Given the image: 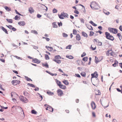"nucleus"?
Listing matches in <instances>:
<instances>
[{
	"label": "nucleus",
	"mask_w": 122,
	"mask_h": 122,
	"mask_svg": "<svg viewBox=\"0 0 122 122\" xmlns=\"http://www.w3.org/2000/svg\"><path fill=\"white\" fill-rule=\"evenodd\" d=\"M91 105L92 109L94 110L96 108V106L95 103L94 102H91Z\"/></svg>",
	"instance_id": "obj_11"
},
{
	"label": "nucleus",
	"mask_w": 122,
	"mask_h": 122,
	"mask_svg": "<svg viewBox=\"0 0 122 122\" xmlns=\"http://www.w3.org/2000/svg\"><path fill=\"white\" fill-rule=\"evenodd\" d=\"M20 100L22 102H27V99L24 97L21 96L20 97Z\"/></svg>",
	"instance_id": "obj_9"
},
{
	"label": "nucleus",
	"mask_w": 122,
	"mask_h": 122,
	"mask_svg": "<svg viewBox=\"0 0 122 122\" xmlns=\"http://www.w3.org/2000/svg\"><path fill=\"white\" fill-rule=\"evenodd\" d=\"M20 17L18 15H16L14 18L15 20H19L20 19Z\"/></svg>",
	"instance_id": "obj_27"
},
{
	"label": "nucleus",
	"mask_w": 122,
	"mask_h": 122,
	"mask_svg": "<svg viewBox=\"0 0 122 122\" xmlns=\"http://www.w3.org/2000/svg\"><path fill=\"white\" fill-rule=\"evenodd\" d=\"M97 43L99 46H101L102 45V43L100 41H98Z\"/></svg>",
	"instance_id": "obj_43"
},
{
	"label": "nucleus",
	"mask_w": 122,
	"mask_h": 122,
	"mask_svg": "<svg viewBox=\"0 0 122 122\" xmlns=\"http://www.w3.org/2000/svg\"><path fill=\"white\" fill-rule=\"evenodd\" d=\"M82 35L84 37H87L88 36L87 34L86 33L84 32H81Z\"/></svg>",
	"instance_id": "obj_23"
},
{
	"label": "nucleus",
	"mask_w": 122,
	"mask_h": 122,
	"mask_svg": "<svg viewBox=\"0 0 122 122\" xmlns=\"http://www.w3.org/2000/svg\"><path fill=\"white\" fill-rule=\"evenodd\" d=\"M59 86L60 88L63 89H65L66 88V86L62 84L60 86Z\"/></svg>",
	"instance_id": "obj_21"
},
{
	"label": "nucleus",
	"mask_w": 122,
	"mask_h": 122,
	"mask_svg": "<svg viewBox=\"0 0 122 122\" xmlns=\"http://www.w3.org/2000/svg\"><path fill=\"white\" fill-rule=\"evenodd\" d=\"M42 66L43 67H45L46 68H49V66L47 63H42Z\"/></svg>",
	"instance_id": "obj_25"
},
{
	"label": "nucleus",
	"mask_w": 122,
	"mask_h": 122,
	"mask_svg": "<svg viewBox=\"0 0 122 122\" xmlns=\"http://www.w3.org/2000/svg\"><path fill=\"white\" fill-rule=\"evenodd\" d=\"M6 26L9 29H11L13 26L12 25H6Z\"/></svg>",
	"instance_id": "obj_44"
},
{
	"label": "nucleus",
	"mask_w": 122,
	"mask_h": 122,
	"mask_svg": "<svg viewBox=\"0 0 122 122\" xmlns=\"http://www.w3.org/2000/svg\"><path fill=\"white\" fill-rule=\"evenodd\" d=\"M106 38L107 39L112 41H113L114 38L113 37L110 35V33L107 32H106L105 33Z\"/></svg>",
	"instance_id": "obj_3"
},
{
	"label": "nucleus",
	"mask_w": 122,
	"mask_h": 122,
	"mask_svg": "<svg viewBox=\"0 0 122 122\" xmlns=\"http://www.w3.org/2000/svg\"><path fill=\"white\" fill-rule=\"evenodd\" d=\"M63 36L64 37H67L68 35L67 34L65 33H63L62 34Z\"/></svg>",
	"instance_id": "obj_41"
},
{
	"label": "nucleus",
	"mask_w": 122,
	"mask_h": 122,
	"mask_svg": "<svg viewBox=\"0 0 122 122\" xmlns=\"http://www.w3.org/2000/svg\"><path fill=\"white\" fill-rule=\"evenodd\" d=\"M58 71L60 72H61L62 73H64V72L63 71L60 69H58Z\"/></svg>",
	"instance_id": "obj_61"
},
{
	"label": "nucleus",
	"mask_w": 122,
	"mask_h": 122,
	"mask_svg": "<svg viewBox=\"0 0 122 122\" xmlns=\"http://www.w3.org/2000/svg\"><path fill=\"white\" fill-rule=\"evenodd\" d=\"M98 40L97 39H94V42H96V43H97L98 42Z\"/></svg>",
	"instance_id": "obj_57"
},
{
	"label": "nucleus",
	"mask_w": 122,
	"mask_h": 122,
	"mask_svg": "<svg viewBox=\"0 0 122 122\" xmlns=\"http://www.w3.org/2000/svg\"><path fill=\"white\" fill-rule=\"evenodd\" d=\"M56 81L57 84V85L58 86H60L61 85V82L60 81H58V80H56Z\"/></svg>",
	"instance_id": "obj_28"
},
{
	"label": "nucleus",
	"mask_w": 122,
	"mask_h": 122,
	"mask_svg": "<svg viewBox=\"0 0 122 122\" xmlns=\"http://www.w3.org/2000/svg\"><path fill=\"white\" fill-rule=\"evenodd\" d=\"M96 94L97 95H100L101 94V92L100 91L98 90V91H96Z\"/></svg>",
	"instance_id": "obj_39"
},
{
	"label": "nucleus",
	"mask_w": 122,
	"mask_h": 122,
	"mask_svg": "<svg viewBox=\"0 0 122 122\" xmlns=\"http://www.w3.org/2000/svg\"><path fill=\"white\" fill-rule=\"evenodd\" d=\"M66 57L69 59H73V57L71 56H66Z\"/></svg>",
	"instance_id": "obj_34"
},
{
	"label": "nucleus",
	"mask_w": 122,
	"mask_h": 122,
	"mask_svg": "<svg viewBox=\"0 0 122 122\" xmlns=\"http://www.w3.org/2000/svg\"><path fill=\"white\" fill-rule=\"evenodd\" d=\"M53 27V28H57L58 27V25L55 22H54L52 24Z\"/></svg>",
	"instance_id": "obj_24"
},
{
	"label": "nucleus",
	"mask_w": 122,
	"mask_h": 122,
	"mask_svg": "<svg viewBox=\"0 0 122 122\" xmlns=\"http://www.w3.org/2000/svg\"><path fill=\"white\" fill-rule=\"evenodd\" d=\"M11 30H12L13 31H16V29L13 27H12Z\"/></svg>",
	"instance_id": "obj_53"
},
{
	"label": "nucleus",
	"mask_w": 122,
	"mask_h": 122,
	"mask_svg": "<svg viewBox=\"0 0 122 122\" xmlns=\"http://www.w3.org/2000/svg\"><path fill=\"white\" fill-rule=\"evenodd\" d=\"M25 77L27 81H32V80L30 78L28 77L27 76H25Z\"/></svg>",
	"instance_id": "obj_32"
},
{
	"label": "nucleus",
	"mask_w": 122,
	"mask_h": 122,
	"mask_svg": "<svg viewBox=\"0 0 122 122\" xmlns=\"http://www.w3.org/2000/svg\"><path fill=\"white\" fill-rule=\"evenodd\" d=\"M1 28L5 32V33L6 34H8V32L7 30L5 28H4L3 27H1Z\"/></svg>",
	"instance_id": "obj_19"
},
{
	"label": "nucleus",
	"mask_w": 122,
	"mask_h": 122,
	"mask_svg": "<svg viewBox=\"0 0 122 122\" xmlns=\"http://www.w3.org/2000/svg\"><path fill=\"white\" fill-rule=\"evenodd\" d=\"M5 9L7 11H11V9L10 8H9L7 6H5L4 7Z\"/></svg>",
	"instance_id": "obj_26"
},
{
	"label": "nucleus",
	"mask_w": 122,
	"mask_h": 122,
	"mask_svg": "<svg viewBox=\"0 0 122 122\" xmlns=\"http://www.w3.org/2000/svg\"><path fill=\"white\" fill-rule=\"evenodd\" d=\"M94 34V33L92 31H91L90 32V33L89 34L90 36H93Z\"/></svg>",
	"instance_id": "obj_45"
},
{
	"label": "nucleus",
	"mask_w": 122,
	"mask_h": 122,
	"mask_svg": "<svg viewBox=\"0 0 122 122\" xmlns=\"http://www.w3.org/2000/svg\"><path fill=\"white\" fill-rule=\"evenodd\" d=\"M90 48L93 50H95L96 49V47L95 45L93 44L91 45Z\"/></svg>",
	"instance_id": "obj_18"
},
{
	"label": "nucleus",
	"mask_w": 122,
	"mask_h": 122,
	"mask_svg": "<svg viewBox=\"0 0 122 122\" xmlns=\"http://www.w3.org/2000/svg\"><path fill=\"white\" fill-rule=\"evenodd\" d=\"M41 16V15L39 14H38L37 15V17L38 18H40Z\"/></svg>",
	"instance_id": "obj_55"
},
{
	"label": "nucleus",
	"mask_w": 122,
	"mask_h": 122,
	"mask_svg": "<svg viewBox=\"0 0 122 122\" xmlns=\"http://www.w3.org/2000/svg\"><path fill=\"white\" fill-rule=\"evenodd\" d=\"M0 60L3 62H5V60L4 59H0Z\"/></svg>",
	"instance_id": "obj_56"
},
{
	"label": "nucleus",
	"mask_w": 122,
	"mask_h": 122,
	"mask_svg": "<svg viewBox=\"0 0 122 122\" xmlns=\"http://www.w3.org/2000/svg\"><path fill=\"white\" fill-rule=\"evenodd\" d=\"M73 34L74 35H76L77 33L76 30L75 29L73 30Z\"/></svg>",
	"instance_id": "obj_38"
},
{
	"label": "nucleus",
	"mask_w": 122,
	"mask_h": 122,
	"mask_svg": "<svg viewBox=\"0 0 122 122\" xmlns=\"http://www.w3.org/2000/svg\"><path fill=\"white\" fill-rule=\"evenodd\" d=\"M58 24L59 27H60V26H61L62 25V23L61 22H58Z\"/></svg>",
	"instance_id": "obj_47"
},
{
	"label": "nucleus",
	"mask_w": 122,
	"mask_h": 122,
	"mask_svg": "<svg viewBox=\"0 0 122 122\" xmlns=\"http://www.w3.org/2000/svg\"><path fill=\"white\" fill-rule=\"evenodd\" d=\"M88 57H84L83 58L82 60L84 61H87L88 60Z\"/></svg>",
	"instance_id": "obj_37"
},
{
	"label": "nucleus",
	"mask_w": 122,
	"mask_h": 122,
	"mask_svg": "<svg viewBox=\"0 0 122 122\" xmlns=\"http://www.w3.org/2000/svg\"><path fill=\"white\" fill-rule=\"evenodd\" d=\"M44 106L46 107V110H48L52 112L54 110L53 108L51 107L46 104Z\"/></svg>",
	"instance_id": "obj_6"
},
{
	"label": "nucleus",
	"mask_w": 122,
	"mask_h": 122,
	"mask_svg": "<svg viewBox=\"0 0 122 122\" xmlns=\"http://www.w3.org/2000/svg\"><path fill=\"white\" fill-rule=\"evenodd\" d=\"M32 61L34 63L37 64H39L41 62V61L39 60H38L36 58L33 59Z\"/></svg>",
	"instance_id": "obj_12"
},
{
	"label": "nucleus",
	"mask_w": 122,
	"mask_h": 122,
	"mask_svg": "<svg viewBox=\"0 0 122 122\" xmlns=\"http://www.w3.org/2000/svg\"><path fill=\"white\" fill-rule=\"evenodd\" d=\"M28 11L31 14L34 11V10L32 7H30L29 8Z\"/></svg>",
	"instance_id": "obj_16"
},
{
	"label": "nucleus",
	"mask_w": 122,
	"mask_h": 122,
	"mask_svg": "<svg viewBox=\"0 0 122 122\" xmlns=\"http://www.w3.org/2000/svg\"><path fill=\"white\" fill-rule=\"evenodd\" d=\"M91 8L93 10H97L99 9V7L98 4L95 2H92L90 5Z\"/></svg>",
	"instance_id": "obj_1"
},
{
	"label": "nucleus",
	"mask_w": 122,
	"mask_h": 122,
	"mask_svg": "<svg viewBox=\"0 0 122 122\" xmlns=\"http://www.w3.org/2000/svg\"><path fill=\"white\" fill-rule=\"evenodd\" d=\"M68 15L66 13H61L60 15H59V18L61 19H63L65 18H68Z\"/></svg>",
	"instance_id": "obj_4"
},
{
	"label": "nucleus",
	"mask_w": 122,
	"mask_h": 122,
	"mask_svg": "<svg viewBox=\"0 0 122 122\" xmlns=\"http://www.w3.org/2000/svg\"><path fill=\"white\" fill-rule=\"evenodd\" d=\"M80 61L79 60H77L76 61V62H77V63L78 64V65H79V62Z\"/></svg>",
	"instance_id": "obj_62"
},
{
	"label": "nucleus",
	"mask_w": 122,
	"mask_h": 122,
	"mask_svg": "<svg viewBox=\"0 0 122 122\" xmlns=\"http://www.w3.org/2000/svg\"><path fill=\"white\" fill-rule=\"evenodd\" d=\"M6 20L8 23H12L13 22V20L11 19H6Z\"/></svg>",
	"instance_id": "obj_31"
},
{
	"label": "nucleus",
	"mask_w": 122,
	"mask_h": 122,
	"mask_svg": "<svg viewBox=\"0 0 122 122\" xmlns=\"http://www.w3.org/2000/svg\"><path fill=\"white\" fill-rule=\"evenodd\" d=\"M112 122H117V121L115 119H114L113 120Z\"/></svg>",
	"instance_id": "obj_64"
},
{
	"label": "nucleus",
	"mask_w": 122,
	"mask_h": 122,
	"mask_svg": "<svg viewBox=\"0 0 122 122\" xmlns=\"http://www.w3.org/2000/svg\"><path fill=\"white\" fill-rule=\"evenodd\" d=\"M11 94L12 98H16L18 96L17 94L15 92H12L11 93Z\"/></svg>",
	"instance_id": "obj_10"
},
{
	"label": "nucleus",
	"mask_w": 122,
	"mask_h": 122,
	"mask_svg": "<svg viewBox=\"0 0 122 122\" xmlns=\"http://www.w3.org/2000/svg\"><path fill=\"white\" fill-rule=\"evenodd\" d=\"M46 48L50 51H51L53 50V48L52 47H50L48 46H46Z\"/></svg>",
	"instance_id": "obj_22"
},
{
	"label": "nucleus",
	"mask_w": 122,
	"mask_h": 122,
	"mask_svg": "<svg viewBox=\"0 0 122 122\" xmlns=\"http://www.w3.org/2000/svg\"><path fill=\"white\" fill-rule=\"evenodd\" d=\"M57 93L58 95L60 96H61L63 94V92L62 91L61 89H58L57 91Z\"/></svg>",
	"instance_id": "obj_13"
},
{
	"label": "nucleus",
	"mask_w": 122,
	"mask_h": 122,
	"mask_svg": "<svg viewBox=\"0 0 122 122\" xmlns=\"http://www.w3.org/2000/svg\"><path fill=\"white\" fill-rule=\"evenodd\" d=\"M95 61L96 63H97L98 62L101 61L102 59V57H99L98 59L97 57L96 56H95Z\"/></svg>",
	"instance_id": "obj_7"
},
{
	"label": "nucleus",
	"mask_w": 122,
	"mask_h": 122,
	"mask_svg": "<svg viewBox=\"0 0 122 122\" xmlns=\"http://www.w3.org/2000/svg\"><path fill=\"white\" fill-rule=\"evenodd\" d=\"M31 113L33 114H37V112L35 110H33L31 111Z\"/></svg>",
	"instance_id": "obj_35"
},
{
	"label": "nucleus",
	"mask_w": 122,
	"mask_h": 122,
	"mask_svg": "<svg viewBox=\"0 0 122 122\" xmlns=\"http://www.w3.org/2000/svg\"><path fill=\"white\" fill-rule=\"evenodd\" d=\"M74 13L77 14H79V12L78 11L76 10H75L74 11Z\"/></svg>",
	"instance_id": "obj_49"
},
{
	"label": "nucleus",
	"mask_w": 122,
	"mask_h": 122,
	"mask_svg": "<svg viewBox=\"0 0 122 122\" xmlns=\"http://www.w3.org/2000/svg\"><path fill=\"white\" fill-rule=\"evenodd\" d=\"M76 40L77 41H79L81 39V37L79 34H76Z\"/></svg>",
	"instance_id": "obj_17"
},
{
	"label": "nucleus",
	"mask_w": 122,
	"mask_h": 122,
	"mask_svg": "<svg viewBox=\"0 0 122 122\" xmlns=\"http://www.w3.org/2000/svg\"><path fill=\"white\" fill-rule=\"evenodd\" d=\"M13 72L15 73L16 74H18V71H15V70H13Z\"/></svg>",
	"instance_id": "obj_58"
},
{
	"label": "nucleus",
	"mask_w": 122,
	"mask_h": 122,
	"mask_svg": "<svg viewBox=\"0 0 122 122\" xmlns=\"http://www.w3.org/2000/svg\"><path fill=\"white\" fill-rule=\"evenodd\" d=\"M92 115L94 117H95L96 116V115H95V113H94V112H92Z\"/></svg>",
	"instance_id": "obj_60"
},
{
	"label": "nucleus",
	"mask_w": 122,
	"mask_h": 122,
	"mask_svg": "<svg viewBox=\"0 0 122 122\" xmlns=\"http://www.w3.org/2000/svg\"><path fill=\"white\" fill-rule=\"evenodd\" d=\"M15 12L16 13V14H18V15H22L20 14V13H19L16 10H15Z\"/></svg>",
	"instance_id": "obj_51"
},
{
	"label": "nucleus",
	"mask_w": 122,
	"mask_h": 122,
	"mask_svg": "<svg viewBox=\"0 0 122 122\" xmlns=\"http://www.w3.org/2000/svg\"><path fill=\"white\" fill-rule=\"evenodd\" d=\"M81 76L84 77H85L86 75V73L85 72H82L81 73Z\"/></svg>",
	"instance_id": "obj_30"
},
{
	"label": "nucleus",
	"mask_w": 122,
	"mask_h": 122,
	"mask_svg": "<svg viewBox=\"0 0 122 122\" xmlns=\"http://www.w3.org/2000/svg\"><path fill=\"white\" fill-rule=\"evenodd\" d=\"M28 85H29V86L32 87H35L34 85L32 84L28 83Z\"/></svg>",
	"instance_id": "obj_46"
},
{
	"label": "nucleus",
	"mask_w": 122,
	"mask_h": 122,
	"mask_svg": "<svg viewBox=\"0 0 122 122\" xmlns=\"http://www.w3.org/2000/svg\"><path fill=\"white\" fill-rule=\"evenodd\" d=\"M119 66L121 68H122V63H119Z\"/></svg>",
	"instance_id": "obj_63"
},
{
	"label": "nucleus",
	"mask_w": 122,
	"mask_h": 122,
	"mask_svg": "<svg viewBox=\"0 0 122 122\" xmlns=\"http://www.w3.org/2000/svg\"><path fill=\"white\" fill-rule=\"evenodd\" d=\"M45 58L46 60H48L49 59V58L48 55L46 54L45 55Z\"/></svg>",
	"instance_id": "obj_33"
},
{
	"label": "nucleus",
	"mask_w": 122,
	"mask_h": 122,
	"mask_svg": "<svg viewBox=\"0 0 122 122\" xmlns=\"http://www.w3.org/2000/svg\"><path fill=\"white\" fill-rule=\"evenodd\" d=\"M118 63V62L117 61H115L114 63L112 64V66L114 67H116V65H117Z\"/></svg>",
	"instance_id": "obj_29"
},
{
	"label": "nucleus",
	"mask_w": 122,
	"mask_h": 122,
	"mask_svg": "<svg viewBox=\"0 0 122 122\" xmlns=\"http://www.w3.org/2000/svg\"><path fill=\"white\" fill-rule=\"evenodd\" d=\"M18 24L20 25L21 26L25 25V23L24 21H21L19 22Z\"/></svg>",
	"instance_id": "obj_15"
},
{
	"label": "nucleus",
	"mask_w": 122,
	"mask_h": 122,
	"mask_svg": "<svg viewBox=\"0 0 122 122\" xmlns=\"http://www.w3.org/2000/svg\"><path fill=\"white\" fill-rule=\"evenodd\" d=\"M62 82L65 85H68L69 84V83L68 81L66 80H64L62 81Z\"/></svg>",
	"instance_id": "obj_20"
},
{
	"label": "nucleus",
	"mask_w": 122,
	"mask_h": 122,
	"mask_svg": "<svg viewBox=\"0 0 122 122\" xmlns=\"http://www.w3.org/2000/svg\"><path fill=\"white\" fill-rule=\"evenodd\" d=\"M108 30L111 33L113 34H116L117 32V30L116 29L110 27L108 28Z\"/></svg>",
	"instance_id": "obj_5"
},
{
	"label": "nucleus",
	"mask_w": 122,
	"mask_h": 122,
	"mask_svg": "<svg viewBox=\"0 0 122 122\" xmlns=\"http://www.w3.org/2000/svg\"><path fill=\"white\" fill-rule=\"evenodd\" d=\"M71 45H69L66 47V49H71Z\"/></svg>",
	"instance_id": "obj_42"
},
{
	"label": "nucleus",
	"mask_w": 122,
	"mask_h": 122,
	"mask_svg": "<svg viewBox=\"0 0 122 122\" xmlns=\"http://www.w3.org/2000/svg\"><path fill=\"white\" fill-rule=\"evenodd\" d=\"M32 32H33V33H34L35 34H38V33H37V32L36 30H33L32 31Z\"/></svg>",
	"instance_id": "obj_52"
},
{
	"label": "nucleus",
	"mask_w": 122,
	"mask_h": 122,
	"mask_svg": "<svg viewBox=\"0 0 122 122\" xmlns=\"http://www.w3.org/2000/svg\"><path fill=\"white\" fill-rule=\"evenodd\" d=\"M47 93L50 95H51L53 94V93H52L50 92H47Z\"/></svg>",
	"instance_id": "obj_54"
},
{
	"label": "nucleus",
	"mask_w": 122,
	"mask_h": 122,
	"mask_svg": "<svg viewBox=\"0 0 122 122\" xmlns=\"http://www.w3.org/2000/svg\"><path fill=\"white\" fill-rule=\"evenodd\" d=\"M86 55V54L85 52H84L81 55V57H83L85 56Z\"/></svg>",
	"instance_id": "obj_48"
},
{
	"label": "nucleus",
	"mask_w": 122,
	"mask_h": 122,
	"mask_svg": "<svg viewBox=\"0 0 122 122\" xmlns=\"http://www.w3.org/2000/svg\"><path fill=\"white\" fill-rule=\"evenodd\" d=\"M87 28L90 30H93V28L91 25H88L87 27Z\"/></svg>",
	"instance_id": "obj_36"
},
{
	"label": "nucleus",
	"mask_w": 122,
	"mask_h": 122,
	"mask_svg": "<svg viewBox=\"0 0 122 122\" xmlns=\"http://www.w3.org/2000/svg\"><path fill=\"white\" fill-rule=\"evenodd\" d=\"M91 76H92L91 79L93 77L97 78L98 76V74H97V72L96 71H95L93 74H91Z\"/></svg>",
	"instance_id": "obj_14"
},
{
	"label": "nucleus",
	"mask_w": 122,
	"mask_h": 122,
	"mask_svg": "<svg viewBox=\"0 0 122 122\" xmlns=\"http://www.w3.org/2000/svg\"><path fill=\"white\" fill-rule=\"evenodd\" d=\"M20 81L19 80H14L12 81V84L14 85H15L20 83Z\"/></svg>",
	"instance_id": "obj_8"
},
{
	"label": "nucleus",
	"mask_w": 122,
	"mask_h": 122,
	"mask_svg": "<svg viewBox=\"0 0 122 122\" xmlns=\"http://www.w3.org/2000/svg\"><path fill=\"white\" fill-rule=\"evenodd\" d=\"M57 10L56 9H54L52 10V12L53 13H56L57 12Z\"/></svg>",
	"instance_id": "obj_40"
},
{
	"label": "nucleus",
	"mask_w": 122,
	"mask_h": 122,
	"mask_svg": "<svg viewBox=\"0 0 122 122\" xmlns=\"http://www.w3.org/2000/svg\"><path fill=\"white\" fill-rule=\"evenodd\" d=\"M61 59V57L60 55H56L55 56L54 58L53 59V61L59 64L61 62V61L59 59Z\"/></svg>",
	"instance_id": "obj_2"
},
{
	"label": "nucleus",
	"mask_w": 122,
	"mask_h": 122,
	"mask_svg": "<svg viewBox=\"0 0 122 122\" xmlns=\"http://www.w3.org/2000/svg\"><path fill=\"white\" fill-rule=\"evenodd\" d=\"M80 20L81 23H84V20L82 18H81L80 19Z\"/></svg>",
	"instance_id": "obj_50"
},
{
	"label": "nucleus",
	"mask_w": 122,
	"mask_h": 122,
	"mask_svg": "<svg viewBox=\"0 0 122 122\" xmlns=\"http://www.w3.org/2000/svg\"><path fill=\"white\" fill-rule=\"evenodd\" d=\"M119 29L121 31H122V25H120V26Z\"/></svg>",
	"instance_id": "obj_59"
}]
</instances>
